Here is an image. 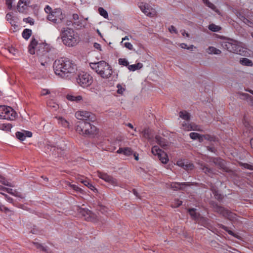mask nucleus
Here are the masks:
<instances>
[{
    "label": "nucleus",
    "mask_w": 253,
    "mask_h": 253,
    "mask_svg": "<svg viewBox=\"0 0 253 253\" xmlns=\"http://www.w3.org/2000/svg\"><path fill=\"white\" fill-rule=\"evenodd\" d=\"M90 66L95 72L103 79H109L113 73L111 67L106 62L100 61L90 63Z\"/></svg>",
    "instance_id": "1"
},
{
    "label": "nucleus",
    "mask_w": 253,
    "mask_h": 253,
    "mask_svg": "<svg viewBox=\"0 0 253 253\" xmlns=\"http://www.w3.org/2000/svg\"><path fill=\"white\" fill-rule=\"evenodd\" d=\"M44 11L47 15V19L52 22L57 28L62 25L63 15L61 9L56 8L53 10L49 5H46Z\"/></svg>",
    "instance_id": "2"
},
{
    "label": "nucleus",
    "mask_w": 253,
    "mask_h": 253,
    "mask_svg": "<svg viewBox=\"0 0 253 253\" xmlns=\"http://www.w3.org/2000/svg\"><path fill=\"white\" fill-rule=\"evenodd\" d=\"M222 46L224 48L231 52L240 55H246V49L243 46L242 42L237 41L230 40L228 41L223 42Z\"/></svg>",
    "instance_id": "3"
},
{
    "label": "nucleus",
    "mask_w": 253,
    "mask_h": 253,
    "mask_svg": "<svg viewBox=\"0 0 253 253\" xmlns=\"http://www.w3.org/2000/svg\"><path fill=\"white\" fill-rule=\"evenodd\" d=\"M76 131L83 135H94L97 133L96 127L86 121H79L76 126Z\"/></svg>",
    "instance_id": "4"
},
{
    "label": "nucleus",
    "mask_w": 253,
    "mask_h": 253,
    "mask_svg": "<svg viewBox=\"0 0 253 253\" xmlns=\"http://www.w3.org/2000/svg\"><path fill=\"white\" fill-rule=\"evenodd\" d=\"M77 70V66L73 61L69 59L64 61V79H74Z\"/></svg>",
    "instance_id": "5"
},
{
    "label": "nucleus",
    "mask_w": 253,
    "mask_h": 253,
    "mask_svg": "<svg viewBox=\"0 0 253 253\" xmlns=\"http://www.w3.org/2000/svg\"><path fill=\"white\" fill-rule=\"evenodd\" d=\"M79 36L72 29L64 30V44L69 46L76 45L79 42Z\"/></svg>",
    "instance_id": "6"
},
{
    "label": "nucleus",
    "mask_w": 253,
    "mask_h": 253,
    "mask_svg": "<svg viewBox=\"0 0 253 253\" xmlns=\"http://www.w3.org/2000/svg\"><path fill=\"white\" fill-rule=\"evenodd\" d=\"M16 117V112L11 107L4 105L0 106V119L13 121Z\"/></svg>",
    "instance_id": "7"
},
{
    "label": "nucleus",
    "mask_w": 253,
    "mask_h": 253,
    "mask_svg": "<svg viewBox=\"0 0 253 253\" xmlns=\"http://www.w3.org/2000/svg\"><path fill=\"white\" fill-rule=\"evenodd\" d=\"M76 79L78 84L84 88L90 86L93 81V77L85 72H80Z\"/></svg>",
    "instance_id": "8"
},
{
    "label": "nucleus",
    "mask_w": 253,
    "mask_h": 253,
    "mask_svg": "<svg viewBox=\"0 0 253 253\" xmlns=\"http://www.w3.org/2000/svg\"><path fill=\"white\" fill-rule=\"evenodd\" d=\"M77 210L78 212L84 217L85 220L92 222L97 221V215L88 209L78 207Z\"/></svg>",
    "instance_id": "9"
},
{
    "label": "nucleus",
    "mask_w": 253,
    "mask_h": 253,
    "mask_svg": "<svg viewBox=\"0 0 253 253\" xmlns=\"http://www.w3.org/2000/svg\"><path fill=\"white\" fill-rule=\"evenodd\" d=\"M196 209H189L188 210V212L191 217L195 220L196 222L198 224H201V225L208 227L209 225V220L208 218L201 216L200 214L198 213L196 211Z\"/></svg>",
    "instance_id": "10"
},
{
    "label": "nucleus",
    "mask_w": 253,
    "mask_h": 253,
    "mask_svg": "<svg viewBox=\"0 0 253 253\" xmlns=\"http://www.w3.org/2000/svg\"><path fill=\"white\" fill-rule=\"evenodd\" d=\"M75 117L81 121H88L93 122L96 121V118L93 113L84 110L78 111L75 113Z\"/></svg>",
    "instance_id": "11"
},
{
    "label": "nucleus",
    "mask_w": 253,
    "mask_h": 253,
    "mask_svg": "<svg viewBox=\"0 0 253 253\" xmlns=\"http://www.w3.org/2000/svg\"><path fill=\"white\" fill-rule=\"evenodd\" d=\"M151 152L154 155L157 156L158 158L163 164H167L168 162L169 158L167 153L160 149L158 146H153Z\"/></svg>",
    "instance_id": "12"
},
{
    "label": "nucleus",
    "mask_w": 253,
    "mask_h": 253,
    "mask_svg": "<svg viewBox=\"0 0 253 253\" xmlns=\"http://www.w3.org/2000/svg\"><path fill=\"white\" fill-rule=\"evenodd\" d=\"M215 210L217 212L222 214L224 217L231 221L236 220L237 215L223 207L216 205Z\"/></svg>",
    "instance_id": "13"
},
{
    "label": "nucleus",
    "mask_w": 253,
    "mask_h": 253,
    "mask_svg": "<svg viewBox=\"0 0 253 253\" xmlns=\"http://www.w3.org/2000/svg\"><path fill=\"white\" fill-rule=\"evenodd\" d=\"M97 175L100 178L108 182L113 186H119L117 179L112 176L108 175L107 173L98 171L97 172Z\"/></svg>",
    "instance_id": "14"
},
{
    "label": "nucleus",
    "mask_w": 253,
    "mask_h": 253,
    "mask_svg": "<svg viewBox=\"0 0 253 253\" xmlns=\"http://www.w3.org/2000/svg\"><path fill=\"white\" fill-rule=\"evenodd\" d=\"M138 6L141 10L146 15L149 17H153L155 15V11L147 3L139 2Z\"/></svg>",
    "instance_id": "15"
},
{
    "label": "nucleus",
    "mask_w": 253,
    "mask_h": 253,
    "mask_svg": "<svg viewBox=\"0 0 253 253\" xmlns=\"http://www.w3.org/2000/svg\"><path fill=\"white\" fill-rule=\"evenodd\" d=\"M53 68L56 75L62 77L63 74V58H61L59 60H55Z\"/></svg>",
    "instance_id": "16"
},
{
    "label": "nucleus",
    "mask_w": 253,
    "mask_h": 253,
    "mask_svg": "<svg viewBox=\"0 0 253 253\" xmlns=\"http://www.w3.org/2000/svg\"><path fill=\"white\" fill-rule=\"evenodd\" d=\"M182 128L185 130L190 131L191 130L201 131L199 126L194 124L189 123V121H184L182 124Z\"/></svg>",
    "instance_id": "17"
},
{
    "label": "nucleus",
    "mask_w": 253,
    "mask_h": 253,
    "mask_svg": "<svg viewBox=\"0 0 253 253\" xmlns=\"http://www.w3.org/2000/svg\"><path fill=\"white\" fill-rule=\"evenodd\" d=\"M16 137L21 141L24 140L26 137H31L32 136V133L29 131L23 130L18 131L15 133Z\"/></svg>",
    "instance_id": "18"
},
{
    "label": "nucleus",
    "mask_w": 253,
    "mask_h": 253,
    "mask_svg": "<svg viewBox=\"0 0 253 253\" xmlns=\"http://www.w3.org/2000/svg\"><path fill=\"white\" fill-rule=\"evenodd\" d=\"M133 151L129 147L120 148L117 151L118 154H123L126 156H129L133 154Z\"/></svg>",
    "instance_id": "19"
},
{
    "label": "nucleus",
    "mask_w": 253,
    "mask_h": 253,
    "mask_svg": "<svg viewBox=\"0 0 253 253\" xmlns=\"http://www.w3.org/2000/svg\"><path fill=\"white\" fill-rule=\"evenodd\" d=\"M6 20L11 25V26H16L17 18L13 15L12 13H8L5 16Z\"/></svg>",
    "instance_id": "20"
},
{
    "label": "nucleus",
    "mask_w": 253,
    "mask_h": 253,
    "mask_svg": "<svg viewBox=\"0 0 253 253\" xmlns=\"http://www.w3.org/2000/svg\"><path fill=\"white\" fill-rule=\"evenodd\" d=\"M38 45L37 41L35 39H33L29 46V51L30 54H34L35 53L36 48Z\"/></svg>",
    "instance_id": "21"
},
{
    "label": "nucleus",
    "mask_w": 253,
    "mask_h": 253,
    "mask_svg": "<svg viewBox=\"0 0 253 253\" xmlns=\"http://www.w3.org/2000/svg\"><path fill=\"white\" fill-rule=\"evenodd\" d=\"M213 162L215 165H218L221 169L227 171L224 165L225 162L222 159L218 158H214Z\"/></svg>",
    "instance_id": "22"
},
{
    "label": "nucleus",
    "mask_w": 253,
    "mask_h": 253,
    "mask_svg": "<svg viewBox=\"0 0 253 253\" xmlns=\"http://www.w3.org/2000/svg\"><path fill=\"white\" fill-rule=\"evenodd\" d=\"M155 141L162 147L165 148L167 146V142L166 141L165 139L159 135L155 136Z\"/></svg>",
    "instance_id": "23"
},
{
    "label": "nucleus",
    "mask_w": 253,
    "mask_h": 253,
    "mask_svg": "<svg viewBox=\"0 0 253 253\" xmlns=\"http://www.w3.org/2000/svg\"><path fill=\"white\" fill-rule=\"evenodd\" d=\"M67 99L71 101H75L78 102L83 99V97L81 95H74L72 94H67L66 95Z\"/></svg>",
    "instance_id": "24"
},
{
    "label": "nucleus",
    "mask_w": 253,
    "mask_h": 253,
    "mask_svg": "<svg viewBox=\"0 0 253 253\" xmlns=\"http://www.w3.org/2000/svg\"><path fill=\"white\" fill-rule=\"evenodd\" d=\"M183 185H189V184L188 183L186 182H172L170 184V187L174 190H177L181 189L182 186Z\"/></svg>",
    "instance_id": "25"
},
{
    "label": "nucleus",
    "mask_w": 253,
    "mask_h": 253,
    "mask_svg": "<svg viewBox=\"0 0 253 253\" xmlns=\"http://www.w3.org/2000/svg\"><path fill=\"white\" fill-rule=\"evenodd\" d=\"M202 139L203 141L204 140H207L211 142H215L218 140V138L215 136L208 134L202 135Z\"/></svg>",
    "instance_id": "26"
},
{
    "label": "nucleus",
    "mask_w": 253,
    "mask_h": 253,
    "mask_svg": "<svg viewBox=\"0 0 253 253\" xmlns=\"http://www.w3.org/2000/svg\"><path fill=\"white\" fill-rule=\"evenodd\" d=\"M66 24L68 26L72 25L74 28L77 29H80L83 26V22L82 21H75L74 22H72V21H67L66 22Z\"/></svg>",
    "instance_id": "27"
},
{
    "label": "nucleus",
    "mask_w": 253,
    "mask_h": 253,
    "mask_svg": "<svg viewBox=\"0 0 253 253\" xmlns=\"http://www.w3.org/2000/svg\"><path fill=\"white\" fill-rule=\"evenodd\" d=\"M29 3H26L23 1L19 0L17 5V9L20 12H24L27 8L28 5Z\"/></svg>",
    "instance_id": "28"
},
{
    "label": "nucleus",
    "mask_w": 253,
    "mask_h": 253,
    "mask_svg": "<svg viewBox=\"0 0 253 253\" xmlns=\"http://www.w3.org/2000/svg\"><path fill=\"white\" fill-rule=\"evenodd\" d=\"M143 67V64L141 63H138L136 64H132L128 66V69L131 71H135L140 69Z\"/></svg>",
    "instance_id": "29"
},
{
    "label": "nucleus",
    "mask_w": 253,
    "mask_h": 253,
    "mask_svg": "<svg viewBox=\"0 0 253 253\" xmlns=\"http://www.w3.org/2000/svg\"><path fill=\"white\" fill-rule=\"evenodd\" d=\"M179 117L186 121H190V115L186 111H181L179 113Z\"/></svg>",
    "instance_id": "30"
},
{
    "label": "nucleus",
    "mask_w": 253,
    "mask_h": 253,
    "mask_svg": "<svg viewBox=\"0 0 253 253\" xmlns=\"http://www.w3.org/2000/svg\"><path fill=\"white\" fill-rule=\"evenodd\" d=\"M207 52L209 54H219L221 52L219 49H218L213 46L209 47L208 48H207Z\"/></svg>",
    "instance_id": "31"
},
{
    "label": "nucleus",
    "mask_w": 253,
    "mask_h": 253,
    "mask_svg": "<svg viewBox=\"0 0 253 253\" xmlns=\"http://www.w3.org/2000/svg\"><path fill=\"white\" fill-rule=\"evenodd\" d=\"M240 63L243 65L247 66H252L253 63L252 61L247 58H242L240 59Z\"/></svg>",
    "instance_id": "32"
},
{
    "label": "nucleus",
    "mask_w": 253,
    "mask_h": 253,
    "mask_svg": "<svg viewBox=\"0 0 253 253\" xmlns=\"http://www.w3.org/2000/svg\"><path fill=\"white\" fill-rule=\"evenodd\" d=\"M189 136L192 139H198L199 142H203V139H202V135H200L197 132H191L189 134Z\"/></svg>",
    "instance_id": "33"
},
{
    "label": "nucleus",
    "mask_w": 253,
    "mask_h": 253,
    "mask_svg": "<svg viewBox=\"0 0 253 253\" xmlns=\"http://www.w3.org/2000/svg\"><path fill=\"white\" fill-rule=\"evenodd\" d=\"M32 35V30L29 29H24L22 32V37L24 39L28 40Z\"/></svg>",
    "instance_id": "34"
},
{
    "label": "nucleus",
    "mask_w": 253,
    "mask_h": 253,
    "mask_svg": "<svg viewBox=\"0 0 253 253\" xmlns=\"http://www.w3.org/2000/svg\"><path fill=\"white\" fill-rule=\"evenodd\" d=\"M211 190L216 199L218 200H221L222 199L223 197L222 195L219 193L218 191L215 188L212 187L211 188Z\"/></svg>",
    "instance_id": "35"
},
{
    "label": "nucleus",
    "mask_w": 253,
    "mask_h": 253,
    "mask_svg": "<svg viewBox=\"0 0 253 253\" xmlns=\"http://www.w3.org/2000/svg\"><path fill=\"white\" fill-rule=\"evenodd\" d=\"M12 128V125L10 124H0V129L5 131H10Z\"/></svg>",
    "instance_id": "36"
},
{
    "label": "nucleus",
    "mask_w": 253,
    "mask_h": 253,
    "mask_svg": "<svg viewBox=\"0 0 253 253\" xmlns=\"http://www.w3.org/2000/svg\"><path fill=\"white\" fill-rule=\"evenodd\" d=\"M35 247L41 251H44L46 252V253H51L49 252L48 249L47 248V247H44L42 245L39 244V243H36L35 244Z\"/></svg>",
    "instance_id": "37"
},
{
    "label": "nucleus",
    "mask_w": 253,
    "mask_h": 253,
    "mask_svg": "<svg viewBox=\"0 0 253 253\" xmlns=\"http://www.w3.org/2000/svg\"><path fill=\"white\" fill-rule=\"evenodd\" d=\"M117 93L119 95H123L124 92L126 90V85H124L122 86L121 84H118L117 85Z\"/></svg>",
    "instance_id": "38"
},
{
    "label": "nucleus",
    "mask_w": 253,
    "mask_h": 253,
    "mask_svg": "<svg viewBox=\"0 0 253 253\" xmlns=\"http://www.w3.org/2000/svg\"><path fill=\"white\" fill-rule=\"evenodd\" d=\"M203 2L209 8H211V9L215 11L216 12L217 11V10H216V6L212 3H211L210 1H209V0H202Z\"/></svg>",
    "instance_id": "39"
},
{
    "label": "nucleus",
    "mask_w": 253,
    "mask_h": 253,
    "mask_svg": "<svg viewBox=\"0 0 253 253\" xmlns=\"http://www.w3.org/2000/svg\"><path fill=\"white\" fill-rule=\"evenodd\" d=\"M218 226L220 228L223 229V230H224L225 231L227 232L229 234H230L234 237H237L236 235H235V234H234L233 231H232L230 230H229L228 228L227 227L225 226V225H223L222 224H219Z\"/></svg>",
    "instance_id": "40"
},
{
    "label": "nucleus",
    "mask_w": 253,
    "mask_h": 253,
    "mask_svg": "<svg viewBox=\"0 0 253 253\" xmlns=\"http://www.w3.org/2000/svg\"><path fill=\"white\" fill-rule=\"evenodd\" d=\"M201 169L203 171L207 174H211L212 173V170L205 165H201Z\"/></svg>",
    "instance_id": "41"
},
{
    "label": "nucleus",
    "mask_w": 253,
    "mask_h": 253,
    "mask_svg": "<svg viewBox=\"0 0 253 253\" xmlns=\"http://www.w3.org/2000/svg\"><path fill=\"white\" fill-rule=\"evenodd\" d=\"M98 11H99V14L102 16H103L104 18H108V13H107V11L106 10H105L103 8L99 7L98 8Z\"/></svg>",
    "instance_id": "42"
},
{
    "label": "nucleus",
    "mask_w": 253,
    "mask_h": 253,
    "mask_svg": "<svg viewBox=\"0 0 253 253\" xmlns=\"http://www.w3.org/2000/svg\"><path fill=\"white\" fill-rule=\"evenodd\" d=\"M5 192L16 197H20V193L11 188H6Z\"/></svg>",
    "instance_id": "43"
},
{
    "label": "nucleus",
    "mask_w": 253,
    "mask_h": 253,
    "mask_svg": "<svg viewBox=\"0 0 253 253\" xmlns=\"http://www.w3.org/2000/svg\"><path fill=\"white\" fill-rule=\"evenodd\" d=\"M209 29L213 32H218L220 30V28L214 24H211L209 26Z\"/></svg>",
    "instance_id": "44"
},
{
    "label": "nucleus",
    "mask_w": 253,
    "mask_h": 253,
    "mask_svg": "<svg viewBox=\"0 0 253 253\" xmlns=\"http://www.w3.org/2000/svg\"><path fill=\"white\" fill-rule=\"evenodd\" d=\"M67 184L68 185V186L72 189H73L74 191L82 193L83 190L81 188L78 187L77 185L75 184H70V183H69V182H67Z\"/></svg>",
    "instance_id": "45"
},
{
    "label": "nucleus",
    "mask_w": 253,
    "mask_h": 253,
    "mask_svg": "<svg viewBox=\"0 0 253 253\" xmlns=\"http://www.w3.org/2000/svg\"><path fill=\"white\" fill-rule=\"evenodd\" d=\"M47 104L49 107L54 108L55 109H56L58 107V105L51 100H48Z\"/></svg>",
    "instance_id": "46"
},
{
    "label": "nucleus",
    "mask_w": 253,
    "mask_h": 253,
    "mask_svg": "<svg viewBox=\"0 0 253 253\" xmlns=\"http://www.w3.org/2000/svg\"><path fill=\"white\" fill-rule=\"evenodd\" d=\"M81 182L83 183L85 186L88 187L91 190H93L94 188V187L92 185L91 183H90L88 180H83L81 181Z\"/></svg>",
    "instance_id": "47"
},
{
    "label": "nucleus",
    "mask_w": 253,
    "mask_h": 253,
    "mask_svg": "<svg viewBox=\"0 0 253 253\" xmlns=\"http://www.w3.org/2000/svg\"><path fill=\"white\" fill-rule=\"evenodd\" d=\"M119 64L124 66H128L129 63L128 61L125 58H120L118 60Z\"/></svg>",
    "instance_id": "48"
},
{
    "label": "nucleus",
    "mask_w": 253,
    "mask_h": 253,
    "mask_svg": "<svg viewBox=\"0 0 253 253\" xmlns=\"http://www.w3.org/2000/svg\"><path fill=\"white\" fill-rule=\"evenodd\" d=\"M0 182L3 184V185L8 186L10 187L13 186L12 185L9 183L7 180H6L4 178L2 177L0 175Z\"/></svg>",
    "instance_id": "49"
},
{
    "label": "nucleus",
    "mask_w": 253,
    "mask_h": 253,
    "mask_svg": "<svg viewBox=\"0 0 253 253\" xmlns=\"http://www.w3.org/2000/svg\"><path fill=\"white\" fill-rule=\"evenodd\" d=\"M143 136L144 138H146L148 140H150L152 138V137L148 130H145L143 131Z\"/></svg>",
    "instance_id": "50"
},
{
    "label": "nucleus",
    "mask_w": 253,
    "mask_h": 253,
    "mask_svg": "<svg viewBox=\"0 0 253 253\" xmlns=\"http://www.w3.org/2000/svg\"><path fill=\"white\" fill-rule=\"evenodd\" d=\"M182 203L181 201H180L178 199L174 200L173 203L171 205V206L173 208H176L180 206Z\"/></svg>",
    "instance_id": "51"
},
{
    "label": "nucleus",
    "mask_w": 253,
    "mask_h": 253,
    "mask_svg": "<svg viewBox=\"0 0 253 253\" xmlns=\"http://www.w3.org/2000/svg\"><path fill=\"white\" fill-rule=\"evenodd\" d=\"M193 168H194V166L192 164H191V163L188 164L187 163H186L185 164L183 169L186 170H188L192 169H193Z\"/></svg>",
    "instance_id": "52"
},
{
    "label": "nucleus",
    "mask_w": 253,
    "mask_h": 253,
    "mask_svg": "<svg viewBox=\"0 0 253 253\" xmlns=\"http://www.w3.org/2000/svg\"><path fill=\"white\" fill-rule=\"evenodd\" d=\"M23 21L24 22H25L26 23H29L30 25H33L34 23V20L32 18H30V17H28V18H24L23 19Z\"/></svg>",
    "instance_id": "53"
},
{
    "label": "nucleus",
    "mask_w": 253,
    "mask_h": 253,
    "mask_svg": "<svg viewBox=\"0 0 253 253\" xmlns=\"http://www.w3.org/2000/svg\"><path fill=\"white\" fill-rule=\"evenodd\" d=\"M180 46L182 48H185V49L186 48V49H190V50H192L193 49V45H191L190 46L188 47L186 43H181Z\"/></svg>",
    "instance_id": "54"
},
{
    "label": "nucleus",
    "mask_w": 253,
    "mask_h": 253,
    "mask_svg": "<svg viewBox=\"0 0 253 253\" xmlns=\"http://www.w3.org/2000/svg\"><path fill=\"white\" fill-rule=\"evenodd\" d=\"M242 166L245 168V169H249L250 170H253V165L247 164V163H244L242 164Z\"/></svg>",
    "instance_id": "55"
},
{
    "label": "nucleus",
    "mask_w": 253,
    "mask_h": 253,
    "mask_svg": "<svg viewBox=\"0 0 253 253\" xmlns=\"http://www.w3.org/2000/svg\"><path fill=\"white\" fill-rule=\"evenodd\" d=\"M124 46L129 50L133 49V45L130 42H126L124 43Z\"/></svg>",
    "instance_id": "56"
},
{
    "label": "nucleus",
    "mask_w": 253,
    "mask_h": 253,
    "mask_svg": "<svg viewBox=\"0 0 253 253\" xmlns=\"http://www.w3.org/2000/svg\"><path fill=\"white\" fill-rule=\"evenodd\" d=\"M244 95L247 99L250 100L251 105L253 106V97L248 94H244Z\"/></svg>",
    "instance_id": "57"
},
{
    "label": "nucleus",
    "mask_w": 253,
    "mask_h": 253,
    "mask_svg": "<svg viewBox=\"0 0 253 253\" xmlns=\"http://www.w3.org/2000/svg\"><path fill=\"white\" fill-rule=\"evenodd\" d=\"M50 93V91L48 89H42L41 91V95H45Z\"/></svg>",
    "instance_id": "58"
},
{
    "label": "nucleus",
    "mask_w": 253,
    "mask_h": 253,
    "mask_svg": "<svg viewBox=\"0 0 253 253\" xmlns=\"http://www.w3.org/2000/svg\"><path fill=\"white\" fill-rule=\"evenodd\" d=\"M237 16H238V15H237ZM239 17L241 20H243L245 23H246V21H245L244 20H246L248 23L250 22V23H251V24L252 23V22H251L249 20H248L247 18H246L244 15H241L240 13H239Z\"/></svg>",
    "instance_id": "59"
},
{
    "label": "nucleus",
    "mask_w": 253,
    "mask_h": 253,
    "mask_svg": "<svg viewBox=\"0 0 253 253\" xmlns=\"http://www.w3.org/2000/svg\"><path fill=\"white\" fill-rule=\"evenodd\" d=\"M169 30L171 33H177L176 29L173 26H170L169 28Z\"/></svg>",
    "instance_id": "60"
},
{
    "label": "nucleus",
    "mask_w": 253,
    "mask_h": 253,
    "mask_svg": "<svg viewBox=\"0 0 253 253\" xmlns=\"http://www.w3.org/2000/svg\"><path fill=\"white\" fill-rule=\"evenodd\" d=\"M6 4L9 9H11L12 7V0H6Z\"/></svg>",
    "instance_id": "61"
},
{
    "label": "nucleus",
    "mask_w": 253,
    "mask_h": 253,
    "mask_svg": "<svg viewBox=\"0 0 253 253\" xmlns=\"http://www.w3.org/2000/svg\"><path fill=\"white\" fill-rule=\"evenodd\" d=\"M0 210L1 211H4L5 212L9 211V210L7 208L5 207L3 205H2L0 203Z\"/></svg>",
    "instance_id": "62"
},
{
    "label": "nucleus",
    "mask_w": 253,
    "mask_h": 253,
    "mask_svg": "<svg viewBox=\"0 0 253 253\" xmlns=\"http://www.w3.org/2000/svg\"><path fill=\"white\" fill-rule=\"evenodd\" d=\"M93 46L96 49H97L99 50H101V45L97 42H95L93 44Z\"/></svg>",
    "instance_id": "63"
},
{
    "label": "nucleus",
    "mask_w": 253,
    "mask_h": 253,
    "mask_svg": "<svg viewBox=\"0 0 253 253\" xmlns=\"http://www.w3.org/2000/svg\"><path fill=\"white\" fill-rule=\"evenodd\" d=\"M185 164V163L182 161H178L177 162V165L181 167H182L183 168L184 167Z\"/></svg>",
    "instance_id": "64"
}]
</instances>
